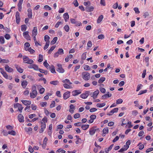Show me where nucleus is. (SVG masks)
Masks as SVG:
<instances>
[{"label": "nucleus", "mask_w": 153, "mask_h": 153, "mask_svg": "<svg viewBox=\"0 0 153 153\" xmlns=\"http://www.w3.org/2000/svg\"><path fill=\"white\" fill-rule=\"evenodd\" d=\"M23 62L25 63L31 64L33 62V61L31 59H29L28 57L24 56L23 58Z\"/></svg>", "instance_id": "nucleus-1"}, {"label": "nucleus", "mask_w": 153, "mask_h": 153, "mask_svg": "<svg viewBox=\"0 0 153 153\" xmlns=\"http://www.w3.org/2000/svg\"><path fill=\"white\" fill-rule=\"evenodd\" d=\"M82 76L83 78L85 80L89 79L91 76L89 73L87 72H83Z\"/></svg>", "instance_id": "nucleus-2"}, {"label": "nucleus", "mask_w": 153, "mask_h": 153, "mask_svg": "<svg viewBox=\"0 0 153 153\" xmlns=\"http://www.w3.org/2000/svg\"><path fill=\"white\" fill-rule=\"evenodd\" d=\"M58 68L57 71L59 73H63L64 72V69L62 68V65L60 64H58L57 65Z\"/></svg>", "instance_id": "nucleus-3"}, {"label": "nucleus", "mask_w": 153, "mask_h": 153, "mask_svg": "<svg viewBox=\"0 0 153 153\" xmlns=\"http://www.w3.org/2000/svg\"><path fill=\"white\" fill-rule=\"evenodd\" d=\"M30 97L31 98H34L37 94V92L36 90H33L32 92L30 93Z\"/></svg>", "instance_id": "nucleus-4"}, {"label": "nucleus", "mask_w": 153, "mask_h": 153, "mask_svg": "<svg viewBox=\"0 0 153 153\" xmlns=\"http://www.w3.org/2000/svg\"><path fill=\"white\" fill-rule=\"evenodd\" d=\"M20 14L18 11H17L16 13V22L17 24H19L20 21Z\"/></svg>", "instance_id": "nucleus-5"}, {"label": "nucleus", "mask_w": 153, "mask_h": 153, "mask_svg": "<svg viewBox=\"0 0 153 153\" xmlns=\"http://www.w3.org/2000/svg\"><path fill=\"white\" fill-rule=\"evenodd\" d=\"M5 69L7 72L10 73L13 71V69L9 66L7 65H6L5 66Z\"/></svg>", "instance_id": "nucleus-6"}, {"label": "nucleus", "mask_w": 153, "mask_h": 153, "mask_svg": "<svg viewBox=\"0 0 153 153\" xmlns=\"http://www.w3.org/2000/svg\"><path fill=\"white\" fill-rule=\"evenodd\" d=\"M29 32L28 31H26L23 33V36L27 39L30 40V37L28 34Z\"/></svg>", "instance_id": "nucleus-7"}, {"label": "nucleus", "mask_w": 153, "mask_h": 153, "mask_svg": "<svg viewBox=\"0 0 153 153\" xmlns=\"http://www.w3.org/2000/svg\"><path fill=\"white\" fill-rule=\"evenodd\" d=\"M94 9V7L91 6H87L85 7V10L87 12H92Z\"/></svg>", "instance_id": "nucleus-8"}, {"label": "nucleus", "mask_w": 153, "mask_h": 153, "mask_svg": "<svg viewBox=\"0 0 153 153\" xmlns=\"http://www.w3.org/2000/svg\"><path fill=\"white\" fill-rule=\"evenodd\" d=\"M70 92L69 91H67L65 93L63 94V98L65 100H66L70 96Z\"/></svg>", "instance_id": "nucleus-9"}, {"label": "nucleus", "mask_w": 153, "mask_h": 153, "mask_svg": "<svg viewBox=\"0 0 153 153\" xmlns=\"http://www.w3.org/2000/svg\"><path fill=\"white\" fill-rule=\"evenodd\" d=\"M18 118L19 121L20 123L23 122L24 121V117L22 114H20L18 115Z\"/></svg>", "instance_id": "nucleus-10"}, {"label": "nucleus", "mask_w": 153, "mask_h": 153, "mask_svg": "<svg viewBox=\"0 0 153 153\" xmlns=\"http://www.w3.org/2000/svg\"><path fill=\"white\" fill-rule=\"evenodd\" d=\"M99 130V129H95V127H93L91 128L89 131L90 134L91 135H93L95 133L96 130Z\"/></svg>", "instance_id": "nucleus-11"}, {"label": "nucleus", "mask_w": 153, "mask_h": 153, "mask_svg": "<svg viewBox=\"0 0 153 153\" xmlns=\"http://www.w3.org/2000/svg\"><path fill=\"white\" fill-rule=\"evenodd\" d=\"M99 93V91L98 90H97L93 93L92 95V96H91V97H92L94 99H95L97 98Z\"/></svg>", "instance_id": "nucleus-12"}, {"label": "nucleus", "mask_w": 153, "mask_h": 153, "mask_svg": "<svg viewBox=\"0 0 153 153\" xmlns=\"http://www.w3.org/2000/svg\"><path fill=\"white\" fill-rule=\"evenodd\" d=\"M21 102L25 105H30L31 103L30 101L22 100Z\"/></svg>", "instance_id": "nucleus-13"}, {"label": "nucleus", "mask_w": 153, "mask_h": 153, "mask_svg": "<svg viewBox=\"0 0 153 153\" xmlns=\"http://www.w3.org/2000/svg\"><path fill=\"white\" fill-rule=\"evenodd\" d=\"M37 34V29L36 27H34L32 31V36H36Z\"/></svg>", "instance_id": "nucleus-14"}, {"label": "nucleus", "mask_w": 153, "mask_h": 153, "mask_svg": "<svg viewBox=\"0 0 153 153\" xmlns=\"http://www.w3.org/2000/svg\"><path fill=\"white\" fill-rule=\"evenodd\" d=\"M109 92H108V93L105 94L102 96V99H104L107 97H109L111 96L112 94H109Z\"/></svg>", "instance_id": "nucleus-15"}, {"label": "nucleus", "mask_w": 153, "mask_h": 153, "mask_svg": "<svg viewBox=\"0 0 153 153\" xmlns=\"http://www.w3.org/2000/svg\"><path fill=\"white\" fill-rule=\"evenodd\" d=\"M15 67L16 68L17 71L20 73H22L24 71V70L17 65H15Z\"/></svg>", "instance_id": "nucleus-16"}, {"label": "nucleus", "mask_w": 153, "mask_h": 153, "mask_svg": "<svg viewBox=\"0 0 153 153\" xmlns=\"http://www.w3.org/2000/svg\"><path fill=\"white\" fill-rule=\"evenodd\" d=\"M63 17L66 22L67 21V20L69 18V16L67 13H65L63 15Z\"/></svg>", "instance_id": "nucleus-17"}, {"label": "nucleus", "mask_w": 153, "mask_h": 153, "mask_svg": "<svg viewBox=\"0 0 153 153\" xmlns=\"http://www.w3.org/2000/svg\"><path fill=\"white\" fill-rule=\"evenodd\" d=\"M27 84V82L26 81H24L22 82L21 85L23 88H25Z\"/></svg>", "instance_id": "nucleus-18"}, {"label": "nucleus", "mask_w": 153, "mask_h": 153, "mask_svg": "<svg viewBox=\"0 0 153 153\" xmlns=\"http://www.w3.org/2000/svg\"><path fill=\"white\" fill-rule=\"evenodd\" d=\"M1 73L2 74L4 78L7 79L8 75L4 71V70L1 71Z\"/></svg>", "instance_id": "nucleus-19"}, {"label": "nucleus", "mask_w": 153, "mask_h": 153, "mask_svg": "<svg viewBox=\"0 0 153 153\" xmlns=\"http://www.w3.org/2000/svg\"><path fill=\"white\" fill-rule=\"evenodd\" d=\"M73 56V55L72 54H69V55H68L65 59V61L66 62H68L70 59L72 58Z\"/></svg>", "instance_id": "nucleus-20"}, {"label": "nucleus", "mask_w": 153, "mask_h": 153, "mask_svg": "<svg viewBox=\"0 0 153 153\" xmlns=\"http://www.w3.org/2000/svg\"><path fill=\"white\" fill-rule=\"evenodd\" d=\"M103 18V16L102 15H101L100 16L97 20V23H100L102 20Z\"/></svg>", "instance_id": "nucleus-21"}, {"label": "nucleus", "mask_w": 153, "mask_h": 153, "mask_svg": "<svg viewBox=\"0 0 153 153\" xmlns=\"http://www.w3.org/2000/svg\"><path fill=\"white\" fill-rule=\"evenodd\" d=\"M57 40V37H54L53 40L51 42V45H53L55 44Z\"/></svg>", "instance_id": "nucleus-22"}, {"label": "nucleus", "mask_w": 153, "mask_h": 153, "mask_svg": "<svg viewBox=\"0 0 153 153\" xmlns=\"http://www.w3.org/2000/svg\"><path fill=\"white\" fill-rule=\"evenodd\" d=\"M62 82L65 83V84H68L69 85L71 84V83L70 82V80L68 79H65V80H62Z\"/></svg>", "instance_id": "nucleus-23"}, {"label": "nucleus", "mask_w": 153, "mask_h": 153, "mask_svg": "<svg viewBox=\"0 0 153 153\" xmlns=\"http://www.w3.org/2000/svg\"><path fill=\"white\" fill-rule=\"evenodd\" d=\"M89 126V125H82L81 127L83 130H86L88 128Z\"/></svg>", "instance_id": "nucleus-24"}, {"label": "nucleus", "mask_w": 153, "mask_h": 153, "mask_svg": "<svg viewBox=\"0 0 153 153\" xmlns=\"http://www.w3.org/2000/svg\"><path fill=\"white\" fill-rule=\"evenodd\" d=\"M21 27V30L22 31H24L26 30L27 28V27L26 25H22Z\"/></svg>", "instance_id": "nucleus-25"}, {"label": "nucleus", "mask_w": 153, "mask_h": 153, "mask_svg": "<svg viewBox=\"0 0 153 153\" xmlns=\"http://www.w3.org/2000/svg\"><path fill=\"white\" fill-rule=\"evenodd\" d=\"M43 60V56L42 55L39 54V59L38 61L39 62H41Z\"/></svg>", "instance_id": "nucleus-26"}, {"label": "nucleus", "mask_w": 153, "mask_h": 153, "mask_svg": "<svg viewBox=\"0 0 153 153\" xmlns=\"http://www.w3.org/2000/svg\"><path fill=\"white\" fill-rule=\"evenodd\" d=\"M50 70L51 71V72L52 73H55L56 71L55 70V68L54 66L53 65H52L51 68H50Z\"/></svg>", "instance_id": "nucleus-27"}, {"label": "nucleus", "mask_w": 153, "mask_h": 153, "mask_svg": "<svg viewBox=\"0 0 153 153\" xmlns=\"http://www.w3.org/2000/svg\"><path fill=\"white\" fill-rule=\"evenodd\" d=\"M103 134H106L108 133V129L107 127L104 128L102 130Z\"/></svg>", "instance_id": "nucleus-28"}, {"label": "nucleus", "mask_w": 153, "mask_h": 153, "mask_svg": "<svg viewBox=\"0 0 153 153\" xmlns=\"http://www.w3.org/2000/svg\"><path fill=\"white\" fill-rule=\"evenodd\" d=\"M59 82L57 80L53 81H51L50 82L51 84L53 85H56L59 83Z\"/></svg>", "instance_id": "nucleus-29"}, {"label": "nucleus", "mask_w": 153, "mask_h": 153, "mask_svg": "<svg viewBox=\"0 0 153 153\" xmlns=\"http://www.w3.org/2000/svg\"><path fill=\"white\" fill-rule=\"evenodd\" d=\"M8 134H10L13 136H14L16 135V132L13 130H11V131H8Z\"/></svg>", "instance_id": "nucleus-30"}, {"label": "nucleus", "mask_w": 153, "mask_h": 153, "mask_svg": "<svg viewBox=\"0 0 153 153\" xmlns=\"http://www.w3.org/2000/svg\"><path fill=\"white\" fill-rule=\"evenodd\" d=\"M105 79V78L104 77H101L100 79L98 80V83H102Z\"/></svg>", "instance_id": "nucleus-31"}, {"label": "nucleus", "mask_w": 153, "mask_h": 153, "mask_svg": "<svg viewBox=\"0 0 153 153\" xmlns=\"http://www.w3.org/2000/svg\"><path fill=\"white\" fill-rule=\"evenodd\" d=\"M105 105V103H102L101 104L98 103L96 105V106L97 107L101 108L104 106Z\"/></svg>", "instance_id": "nucleus-32"}, {"label": "nucleus", "mask_w": 153, "mask_h": 153, "mask_svg": "<svg viewBox=\"0 0 153 153\" xmlns=\"http://www.w3.org/2000/svg\"><path fill=\"white\" fill-rule=\"evenodd\" d=\"M9 62V61L8 59H2L0 61V63H8Z\"/></svg>", "instance_id": "nucleus-33"}, {"label": "nucleus", "mask_w": 153, "mask_h": 153, "mask_svg": "<svg viewBox=\"0 0 153 153\" xmlns=\"http://www.w3.org/2000/svg\"><path fill=\"white\" fill-rule=\"evenodd\" d=\"M47 140H48L47 138L46 137H45L43 143L42 144V146L43 147H45V146L46 145V142Z\"/></svg>", "instance_id": "nucleus-34"}, {"label": "nucleus", "mask_w": 153, "mask_h": 153, "mask_svg": "<svg viewBox=\"0 0 153 153\" xmlns=\"http://www.w3.org/2000/svg\"><path fill=\"white\" fill-rule=\"evenodd\" d=\"M18 109L20 113H22V110L23 108V107L22 106V105L21 104H20V105H19L18 107Z\"/></svg>", "instance_id": "nucleus-35"}, {"label": "nucleus", "mask_w": 153, "mask_h": 153, "mask_svg": "<svg viewBox=\"0 0 153 153\" xmlns=\"http://www.w3.org/2000/svg\"><path fill=\"white\" fill-rule=\"evenodd\" d=\"M49 41H48L46 42L44 48V50H45L48 48L49 45Z\"/></svg>", "instance_id": "nucleus-36"}, {"label": "nucleus", "mask_w": 153, "mask_h": 153, "mask_svg": "<svg viewBox=\"0 0 153 153\" xmlns=\"http://www.w3.org/2000/svg\"><path fill=\"white\" fill-rule=\"evenodd\" d=\"M86 52L83 53L82 55V57H81L82 59V60H85L86 59Z\"/></svg>", "instance_id": "nucleus-37"}, {"label": "nucleus", "mask_w": 153, "mask_h": 153, "mask_svg": "<svg viewBox=\"0 0 153 153\" xmlns=\"http://www.w3.org/2000/svg\"><path fill=\"white\" fill-rule=\"evenodd\" d=\"M55 46H52L51 47V48H50V49L48 51V53L49 54H51L52 51L54 50V49H55Z\"/></svg>", "instance_id": "nucleus-38"}, {"label": "nucleus", "mask_w": 153, "mask_h": 153, "mask_svg": "<svg viewBox=\"0 0 153 153\" xmlns=\"http://www.w3.org/2000/svg\"><path fill=\"white\" fill-rule=\"evenodd\" d=\"M57 52L60 55L63 54V50L62 48H59Z\"/></svg>", "instance_id": "nucleus-39"}, {"label": "nucleus", "mask_w": 153, "mask_h": 153, "mask_svg": "<svg viewBox=\"0 0 153 153\" xmlns=\"http://www.w3.org/2000/svg\"><path fill=\"white\" fill-rule=\"evenodd\" d=\"M50 39L49 36L48 35H46L44 37L45 41L46 42L49 41Z\"/></svg>", "instance_id": "nucleus-40"}, {"label": "nucleus", "mask_w": 153, "mask_h": 153, "mask_svg": "<svg viewBox=\"0 0 153 153\" xmlns=\"http://www.w3.org/2000/svg\"><path fill=\"white\" fill-rule=\"evenodd\" d=\"M0 42L1 44H4V38L3 36H0Z\"/></svg>", "instance_id": "nucleus-41"}, {"label": "nucleus", "mask_w": 153, "mask_h": 153, "mask_svg": "<svg viewBox=\"0 0 153 153\" xmlns=\"http://www.w3.org/2000/svg\"><path fill=\"white\" fill-rule=\"evenodd\" d=\"M113 144H112L108 148V149L107 150L106 149L105 150V152L106 153H108V152L111 150V149L112 148V147L113 146Z\"/></svg>", "instance_id": "nucleus-42"}, {"label": "nucleus", "mask_w": 153, "mask_h": 153, "mask_svg": "<svg viewBox=\"0 0 153 153\" xmlns=\"http://www.w3.org/2000/svg\"><path fill=\"white\" fill-rule=\"evenodd\" d=\"M90 67L87 65H85L84 67V69L86 71L90 70Z\"/></svg>", "instance_id": "nucleus-43"}, {"label": "nucleus", "mask_w": 153, "mask_h": 153, "mask_svg": "<svg viewBox=\"0 0 153 153\" xmlns=\"http://www.w3.org/2000/svg\"><path fill=\"white\" fill-rule=\"evenodd\" d=\"M64 29L66 32H68L69 30V27L68 25H65L64 27Z\"/></svg>", "instance_id": "nucleus-44"}, {"label": "nucleus", "mask_w": 153, "mask_h": 153, "mask_svg": "<svg viewBox=\"0 0 153 153\" xmlns=\"http://www.w3.org/2000/svg\"><path fill=\"white\" fill-rule=\"evenodd\" d=\"M43 64L44 66L47 68L50 66L49 64L47 63V61H46L44 62Z\"/></svg>", "instance_id": "nucleus-45"}, {"label": "nucleus", "mask_w": 153, "mask_h": 153, "mask_svg": "<svg viewBox=\"0 0 153 153\" xmlns=\"http://www.w3.org/2000/svg\"><path fill=\"white\" fill-rule=\"evenodd\" d=\"M143 86V85L141 84H139L138 85L137 87V89H136V91H138L140 89H141V87Z\"/></svg>", "instance_id": "nucleus-46"}, {"label": "nucleus", "mask_w": 153, "mask_h": 153, "mask_svg": "<svg viewBox=\"0 0 153 153\" xmlns=\"http://www.w3.org/2000/svg\"><path fill=\"white\" fill-rule=\"evenodd\" d=\"M55 103L54 101H52L51 104L50 105V108H52L55 107Z\"/></svg>", "instance_id": "nucleus-47"}, {"label": "nucleus", "mask_w": 153, "mask_h": 153, "mask_svg": "<svg viewBox=\"0 0 153 153\" xmlns=\"http://www.w3.org/2000/svg\"><path fill=\"white\" fill-rule=\"evenodd\" d=\"M83 4L86 7L87 6H90L91 4V3L89 1L84 2L83 3Z\"/></svg>", "instance_id": "nucleus-48"}, {"label": "nucleus", "mask_w": 153, "mask_h": 153, "mask_svg": "<svg viewBox=\"0 0 153 153\" xmlns=\"http://www.w3.org/2000/svg\"><path fill=\"white\" fill-rule=\"evenodd\" d=\"M123 102L122 99H119L117 100L116 103L117 104H119Z\"/></svg>", "instance_id": "nucleus-49"}, {"label": "nucleus", "mask_w": 153, "mask_h": 153, "mask_svg": "<svg viewBox=\"0 0 153 153\" xmlns=\"http://www.w3.org/2000/svg\"><path fill=\"white\" fill-rule=\"evenodd\" d=\"M33 68L34 70L36 71L38 70L39 68H38V66H37L35 64H33Z\"/></svg>", "instance_id": "nucleus-50"}, {"label": "nucleus", "mask_w": 153, "mask_h": 153, "mask_svg": "<svg viewBox=\"0 0 153 153\" xmlns=\"http://www.w3.org/2000/svg\"><path fill=\"white\" fill-rule=\"evenodd\" d=\"M63 85L65 88L67 89H69L71 88V86L66 84H64Z\"/></svg>", "instance_id": "nucleus-51"}, {"label": "nucleus", "mask_w": 153, "mask_h": 153, "mask_svg": "<svg viewBox=\"0 0 153 153\" xmlns=\"http://www.w3.org/2000/svg\"><path fill=\"white\" fill-rule=\"evenodd\" d=\"M80 97L81 98L83 99H85L87 97V96L85 93L81 94Z\"/></svg>", "instance_id": "nucleus-52"}, {"label": "nucleus", "mask_w": 153, "mask_h": 153, "mask_svg": "<svg viewBox=\"0 0 153 153\" xmlns=\"http://www.w3.org/2000/svg\"><path fill=\"white\" fill-rule=\"evenodd\" d=\"M98 38L99 39H102L104 38V36L103 34H100L98 36Z\"/></svg>", "instance_id": "nucleus-53"}, {"label": "nucleus", "mask_w": 153, "mask_h": 153, "mask_svg": "<svg viewBox=\"0 0 153 153\" xmlns=\"http://www.w3.org/2000/svg\"><path fill=\"white\" fill-rule=\"evenodd\" d=\"M41 128L45 129L46 128V124L45 123H43L42 122H41Z\"/></svg>", "instance_id": "nucleus-54"}, {"label": "nucleus", "mask_w": 153, "mask_h": 153, "mask_svg": "<svg viewBox=\"0 0 153 153\" xmlns=\"http://www.w3.org/2000/svg\"><path fill=\"white\" fill-rule=\"evenodd\" d=\"M147 91V90H144V91H140L139 93V94H138V95H141V94H142L144 93H146Z\"/></svg>", "instance_id": "nucleus-55"}, {"label": "nucleus", "mask_w": 153, "mask_h": 153, "mask_svg": "<svg viewBox=\"0 0 153 153\" xmlns=\"http://www.w3.org/2000/svg\"><path fill=\"white\" fill-rule=\"evenodd\" d=\"M134 10L135 11V12L136 13H139L140 12L139 10V9L138 7H135L134 9Z\"/></svg>", "instance_id": "nucleus-56"}, {"label": "nucleus", "mask_w": 153, "mask_h": 153, "mask_svg": "<svg viewBox=\"0 0 153 153\" xmlns=\"http://www.w3.org/2000/svg\"><path fill=\"white\" fill-rule=\"evenodd\" d=\"M28 51L31 53H33L35 52V51L33 49L30 48L28 49Z\"/></svg>", "instance_id": "nucleus-57"}, {"label": "nucleus", "mask_w": 153, "mask_h": 153, "mask_svg": "<svg viewBox=\"0 0 153 153\" xmlns=\"http://www.w3.org/2000/svg\"><path fill=\"white\" fill-rule=\"evenodd\" d=\"M2 133L3 134L4 136H7L8 134V132H7L6 131L3 130L2 131Z\"/></svg>", "instance_id": "nucleus-58"}, {"label": "nucleus", "mask_w": 153, "mask_h": 153, "mask_svg": "<svg viewBox=\"0 0 153 153\" xmlns=\"http://www.w3.org/2000/svg\"><path fill=\"white\" fill-rule=\"evenodd\" d=\"M28 150L31 153H32L33 152V149L31 146H29Z\"/></svg>", "instance_id": "nucleus-59"}, {"label": "nucleus", "mask_w": 153, "mask_h": 153, "mask_svg": "<svg viewBox=\"0 0 153 153\" xmlns=\"http://www.w3.org/2000/svg\"><path fill=\"white\" fill-rule=\"evenodd\" d=\"M13 84L12 83H10L8 85V87L10 90H11L13 87Z\"/></svg>", "instance_id": "nucleus-60"}, {"label": "nucleus", "mask_w": 153, "mask_h": 153, "mask_svg": "<svg viewBox=\"0 0 153 153\" xmlns=\"http://www.w3.org/2000/svg\"><path fill=\"white\" fill-rule=\"evenodd\" d=\"M153 150V148H150L146 150V153H149L151 151H152Z\"/></svg>", "instance_id": "nucleus-61"}, {"label": "nucleus", "mask_w": 153, "mask_h": 153, "mask_svg": "<svg viewBox=\"0 0 153 153\" xmlns=\"http://www.w3.org/2000/svg\"><path fill=\"white\" fill-rule=\"evenodd\" d=\"M4 37L6 39H9L10 38V35L7 34L5 35Z\"/></svg>", "instance_id": "nucleus-62"}, {"label": "nucleus", "mask_w": 153, "mask_h": 153, "mask_svg": "<svg viewBox=\"0 0 153 153\" xmlns=\"http://www.w3.org/2000/svg\"><path fill=\"white\" fill-rule=\"evenodd\" d=\"M90 118L94 120L96 118V116L95 115H92L90 116Z\"/></svg>", "instance_id": "nucleus-63"}, {"label": "nucleus", "mask_w": 153, "mask_h": 153, "mask_svg": "<svg viewBox=\"0 0 153 153\" xmlns=\"http://www.w3.org/2000/svg\"><path fill=\"white\" fill-rule=\"evenodd\" d=\"M100 91L103 93H104L105 92V89L104 88H100Z\"/></svg>", "instance_id": "nucleus-64"}]
</instances>
